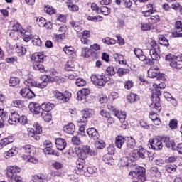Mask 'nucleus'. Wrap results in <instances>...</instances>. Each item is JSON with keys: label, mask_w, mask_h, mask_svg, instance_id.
Wrapping results in <instances>:
<instances>
[{"label": "nucleus", "mask_w": 182, "mask_h": 182, "mask_svg": "<svg viewBox=\"0 0 182 182\" xmlns=\"http://www.w3.org/2000/svg\"><path fill=\"white\" fill-rule=\"evenodd\" d=\"M166 84L161 82L159 85L154 84L152 85L151 92V102L149 107L154 111L160 112L161 110V105L160 104V96H161V92L160 89H164Z\"/></svg>", "instance_id": "nucleus-1"}, {"label": "nucleus", "mask_w": 182, "mask_h": 182, "mask_svg": "<svg viewBox=\"0 0 182 182\" xmlns=\"http://www.w3.org/2000/svg\"><path fill=\"white\" fill-rule=\"evenodd\" d=\"M50 80V76L43 75L41 77V81L37 82L32 78H28L24 81V85H26L27 87H38V89H45Z\"/></svg>", "instance_id": "nucleus-2"}, {"label": "nucleus", "mask_w": 182, "mask_h": 182, "mask_svg": "<svg viewBox=\"0 0 182 182\" xmlns=\"http://www.w3.org/2000/svg\"><path fill=\"white\" fill-rule=\"evenodd\" d=\"M151 49L149 50V55L151 58L150 60L152 63H145V65H154V60H160V45L157 41L153 40L151 41Z\"/></svg>", "instance_id": "nucleus-3"}, {"label": "nucleus", "mask_w": 182, "mask_h": 182, "mask_svg": "<svg viewBox=\"0 0 182 182\" xmlns=\"http://www.w3.org/2000/svg\"><path fill=\"white\" fill-rule=\"evenodd\" d=\"M91 82H92L95 86H105L107 82H110V77L102 74V75H92L90 77Z\"/></svg>", "instance_id": "nucleus-4"}, {"label": "nucleus", "mask_w": 182, "mask_h": 182, "mask_svg": "<svg viewBox=\"0 0 182 182\" xmlns=\"http://www.w3.org/2000/svg\"><path fill=\"white\" fill-rule=\"evenodd\" d=\"M108 154L103 156V161L105 162L108 166H113L114 164V161L113 160V156L112 154L114 153V147L109 146L107 148Z\"/></svg>", "instance_id": "nucleus-5"}, {"label": "nucleus", "mask_w": 182, "mask_h": 182, "mask_svg": "<svg viewBox=\"0 0 182 182\" xmlns=\"http://www.w3.org/2000/svg\"><path fill=\"white\" fill-rule=\"evenodd\" d=\"M146 153L147 151L143 149V146H139V149L133 150L131 154V157H133V159H135V160H139V159H146Z\"/></svg>", "instance_id": "nucleus-6"}, {"label": "nucleus", "mask_w": 182, "mask_h": 182, "mask_svg": "<svg viewBox=\"0 0 182 182\" xmlns=\"http://www.w3.org/2000/svg\"><path fill=\"white\" fill-rule=\"evenodd\" d=\"M53 95L55 98L58 100H62V102H69L72 94L68 91H65L64 93H62L58 90L54 91Z\"/></svg>", "instance_id": "nucleus-7"}, {"label": "nucleus", "mask_w": 182, "mask_h": 182, "mask_svg": "<svg viewBox=\"0 0 182 182\" xmlns=\"http://www.w3.org/2000/svg\"><path fill=\"white\" fill-rule=\"evenodd\" d=\"M18 173H21V168H19L17 166H10L7 167V171H6V177L8 180H10V178H14L15 176H18L16 174H18Z\"/></svg>", "instance_id": "nucleus-8"}, {"label": "nucleus", "mask_w": 182, "mask_h": 182, "mask_svg": "<svg viewBox=\"0 0 182 182\" xmlns=\"http://www.w3.org/2000/svg\"><path fill=\"white\" fill-rule=\"evenodd\" d=\"M114 114L122 123L120 127H122L123 129H126V127H127V122H126V112L123 111L115 110Z\"/></svg>", "instance_id": "nucleus-9"}, {"label": "nucleus", "mask_w": 182, "mask_h": 182, "mask_svg": "<svg viewBox=\"0 0 182 182\" xmlns=\"http://www.w3.org/2000/svg\"><path fill=\"white\" fill-rule=\"evenodd\" d=\"M149 149H152L153 150H161L163 149V141L161 139H159L157 138L150 139L149 141Z\"/></svg>", "instance_id": "nucleus-10"}, {"label": "nucleus", "mask_w": 182, "mask_h": 182, "mask_svg": "<svg viewBox=\"0 0 182 182\" xmlns=\"http://www.w3.org/2000/svg\"><path fill=\"white\" fill-rule=\"evenodd\" d=\"M134 54L139 59V60H141L144 62L145 64L146 63H153L150 58H147L144 53H143V50L140 48H135L134 49Z\"/></svg>", "instance_id": "nucleus-11"}, {"label": "nucleus", "mask_w": 182, "mask_h": 182, "mask_svg": "<svg viewBox=\"0 0 182 182\" xmlns=\"http://www.w3.org/2000/svg\"><path fill=\"white\" fill-rule=\"evenodd\" d=\"M83 116L79 121V123L85 124L87 122L88 117H92L95 114V111L92 109L87 108L82 111Z\"/></svg>", "instance_id": "nucleus-12"}, {"label": "nucleus", "mask_w": 182, "mask_h": 182, "mask_svg": "<svg viewBox=\"0 0 182 182\" xmlns=\"http://www.w3.org/2000/svg\"><path fill=\"white\" fill-rule=\"evenodd\" d=\"M31 87H25L21 90L20 94L26 99H33L35 97V92L30 89Z\"/></svg>", "instance_id": "nucleus-13"}, {"label": "nucleus", "mask_w": 182, "mask_h": 182, "mask_svg": "<svg viewBox=\"0 0 182 182\" xmlns=\"http://www.w3.org/2000/svg\"><path fill=\"white\" fill-rule=\"evenodd\" d=\"M170 66L173 69H182V54L178 55L174 60L170 63Z\"/></svg>", "instance_id": "nucleus-14"}, {"label": "nucleus", "mask_w": 182, "mask_h": 182, "mask_svg": "<svg viewBox=\"0 0 182 182\" xmlns=\"http://www.w3.org/2000/svg\"><path fill=\"white\" fill-rule=\"evenodd\" d=\"M45 59V54L43 53H35L31 55V60L33 65L36 63H42Z\"/></svg>", "instance_id": "nucleus-15"}, {"label": "nucleus", "mask_w": 182, "mask_h": 182, "mask_svg": "<svg viewBox=\"0 0 182 182\" xmlns=\"http://www.w3.org/2000/svg\"><path fill=\"white\" fill-rule=\"evenodd\" d=\"M28 109L33 114H39L42 113V107L38 103L31 102L28 105Z\"/></svg>", "instance_id": "nucleus-16"}, {"label": "nucleus", "mask_w": 182, "mask_h": 182, "mask_svg": "<svg viewBox=\"0 0 182 182\" xmlns=\"http://www.w3.org/2000/svg\"><path fill=\"white\" fill-rule=\"evenodd\" d=\"M161 141L164 143L166 147L168 149H171L172 150H176V142L170 139V137L164 136L161 138Z\"/></svg>", "instance_id": "nucleus-17"}, {"label": "nucleus", "mask_w": 182, "mask_h": 182, "mask_svg": "<svg viewBox=\"0 0 182 182\" xmlns=\"http://www.w3.org/2000/svg\"><path fill=\"white\" fill-rule=\"evenodd\" d=\"M90 95V90L87 88H82L77 92V100H85L86 96Z\"/></svg>", "instance_id": "nucleus-18"}, {"label": "nucleus", "mask_w": 182, "mask_h": 182, "mask_svg": "<svg viewBox=\"0 0 182 182\" xmlns=\"http://www.w3.org/2000/svg\"><path fill=\"white\" fill-rule=\"evenodd\" d=\"M21 152L24 153V154H27V156H29V154H35L36 149L35 146L32 145H24L21 146Z\"/></svg>", "instance_id": "nucleus-19"}, {"label": "nucleus", "mask_w": 182, "mask_h": 182, "mask_svg": "<svg viewBox=\"0 0 182 182\" xmlns=\"http://www.w3.org/2000/svg\"><path fill=\"white\" fill-rule=\"evenodd\" d=\"M87 133L90 137V139L92 140H97L99 139V132H97V129L95 127L88 128L87 129Z\"/></svg>", "instance_id": "nucleus-20"}, {"label": "nucleus", "mask_w": 182, "mask_h": 182, "mask_svg": "<svg viewBox=\"0 0 182 182\" xmlns=\"http://www.w3.org/2000/svg\"><path fill=\"white\" fill-rule=\"evenodd\" d=\"M14 143V136H9L0 140V150L2 149L5 146Z\"/></svg>", "instance_id": "nucleus-21"}, {"label": "nucleus", "mask_w": 182, "mask_h": 182, "mask_svg": "<svg viewBox=\"0 0 182 182\" xmlns=\"http://www.w3.org/2000/svg\"><path fill=\"white\" fill-rule=\"evenodd\" d=\"M66 140L62 138H58L55 139V146L58 150H65L66 149Z\"/></svg>", "instance_id": "nucleus-22"}, {"label": "nucleus", "mask_w": 182, "mask_h": 182, "mask_svg": "<svg viewBox=\"0 0 182 182\" xmlns=\"http://www.w3.org/2000/svg\"><path fill=\"white\" fill-rule=\"evenodd\" d=\"M160 75V71H159V68L157 67H151L148 70V76L149 77H151V79L154 77H157Z\"/></svg>", "instance_id": "nucleus-23"}, {"label": "nucleus", "mask_w": 182, "mask_h": 182, "mask_svg": "<svg viewBox=\"0 0 182 182\" xmlns=\"http://www.w3.org/2000/svg\"><path fill=\"white\" fill-rule=\"evenodd\" d=\"M19 120V115L18 112H14L11 114L9 119V124H16Z\"/></svg>", "instance_id": "nucleus-24"}, {"label": "nucleus", "mask_w": 182, "mask_h": 182, "mask_svg": "<svg viewBox=\"0 0 182 182\" xmlns=\"http://www.w3.org/2000/svg\"><path fill=\"white\" fill-rule=\"evenodd\" d=\"M16 154H18V148L12 147L10 150L4 154V157H5V159H9V157H14V156H16Z\"/></svg>", "instance_id": "nucleus-25"}, {"label": "nucleus", "mask_w": 182, "mask_h": 182, "mask_svg": "<svg viewBox=\"0 0 182 182\" xmlns=\"http://www.w3.org/2000/svg\"><path fill=\"white\" fill-rule=\"evenodd\" d=\"M124 136L122 135H118L115 137V146L118 149H122L123 144H124Z\"/></svg>", "instance_id": "nucleus-26"}, {"label": "nucleus", "mask_w": 182, "mask_h": 182, "mask_svg": "<svg viewBox=\"0 0 182 182\" xmlns=\"http://www.w3.org/2000/svg\"><path fill=\"white\" fill-rule=\"evenodd\" d=\"M63 131L68 134H73L75 133V124L69 123L63 127Z\"/></svg>", "instance_id": "nucleus-27"}, {"label": "nucleus", "mask_w": 182, "mask_h": 182, "mask_svg": "<svg viewBox=\"0 0 182 182\" xmlns=\"http://www.w3.org/2000/svg\"><path fill=\"white\" fill-rule=\"evenodd\" d=\"M55 108V105L50 102H46L43 103L41 105V109L42 112H50V110H53Z\"/></svg>", "instance_id": "nucleus-28"}, {"label": "nucleus", "mask_w": 182, "mask_h": 182, "mask_svg": "<svg viewBox=\"0 0 182 182\" xmlns=\"http://www.w3.org/2000/svg\"><path fill=\"white\" fill-rule=\"evenodd\" d=\"M16 52L18 56H25L26 55V48L23 45H18L16 48Z\"/></svg>", "instance_id": "nucleus-29"}, {"label": "nucleus", "mask_w": 182, "mask_h": 182, "mask_svg": "<svg viewBox=\"0 0 182 182\" xmlns=\"http://www.w3.org/2000/svg\"><path fill=\"white\" fill-rule=\"evenodd\" d=\"M23 159L26 161L28 163H32L33 164H38L39 163V160L35 156H29L28 155H23Z\"/></svg>", "instance_id": "nucleus-30"}, {"label": "nucleus", "mask_w": 182, "mask_h": 182, "mask_svg": "<svg viewBox=\"0 0 182 182\" xmlns=\"http://www.w3.org/2000/svg\"><path fill=\"white\" fill-rule=\"evenodd\" d=\"M20 82L21 80L19 79V77L16 76H11L9 80V83L11 86H16L19 85Z\"/></svg>", "instance_id": "nucleus-31"}, {"label": "nucleus", "mask_w": 182, "mask_h": 182, "mask_svg": "<svg viewBox=\"0 0 182 182\" xmlns=\"http://www.w3.org/2000/svg\"><path fill=\"white\" fill-rule=\"evenodd\" d=\"M151 176L156 177V178H160L161 177V172L159 171V168L156 166H153L150 169Z\"/></svg>", "instance_id": "nucleus-32"}, {"label": "nucleus", "mask_w": 182, "mask_h": 182, "mask_svg": "<svg viewBox=\"0 0 182 182\" xmlns=\"http://www.w3.org/2000/svg\"><path fill=\"white\" fill-rule=\"evenodd\" d=\"M76 153L79 160H85L87 157L85 152L80 147L77 149V150L76 151Z\"/></svg>", "instance_id": "nucleus-33"}, {"label": "nucleus", "mask_w": 182, "mask_h": 182, "mask_svg": "<svg viewBox=\"0 0 182 182\" xmlns=\"http://www.w3.org/2000/svg\"><path fill=\"white\" fill-rule=\"evenodd\" d=\"M127 99L129 102V103H134V102H137L139 98L137 94L130 93L127 95Z\"/></svg>", "instance_id": "nucleus-34"}, {"label": "nucleus", "mask_w": 182, "mask_h": 182, "mask_svg": "<svg viewBox=\"0 0 182 182\" xmlns=\"http://www.w3.org/2000/svg\"><path fill=\"white\" fill-rule=\"evenodd\" d=\"M41 117L43 119L44 122H47V123H49V122L52 120V114L48 112H42Z\"/></svg>", "instance_id": "nucleus-35"}, {"label": "nucleus", "mask_w": 182, "mask_h": 182, "mask_svg": "<svg viewBox=\"0 0 182 182\" xmlns=\"http://www.w3.org/2000/svg\"><path fill=\"white\" fill-rule=\"evenodd\" d=\"M144 173H146V169L141 168L138 173V178H136L137 180H139V181L141 182L146 181V175H144Z\"/></svg>", "instance_id": "nucleus-36"}, {"label": "nucleus", "mask_w": 182, "mask_h": 182, "mask_svg": "<svg viewBox=\"0 0 182 182\" xmlns=\"http://www.w3.org/2000/svg\"><path fill=\"white\" fill-rule=\"evenodd\" d=\"M65 70L67 72L75 70V63L72 60H68L65 65Z\"/></svg>", "instance_id": "nucleus-37"}, {"label": "nucleus", "mask_w": 182, "mask_h": 182, "mask_svg": "<svg viewBox=\"0 0 182 182\" xmlns=\"http://www.w3.org/2000/svg\"><path fill=\"white\" fill-rule=\"evenodd\" d=\"M28 132H29L28 136H30V137H33V139H34L35 140H39L41 139V136H39V134L36 133L35 129H28Z\"/></svg>", "instance_id": "nucleus-38"}, {"label": "nucleus", "mask_w": 182, "mask_h": 182, "mask_svg": "<svg viewBox=\"0 0 182 182\" xmlns=\"http://www.w3.org/2000/svg\"><path fill=\"white\" fill-rule=\"evenodd\" d=\"M148 22L150 25L157 23V22H160V16H159V15L151 16L150 18H148Z\"/></svg>", "instance_id": "nucleus-39"}, {"label": "nucleus", "mask_w": 182, "mask_h": 182, "mask_svg": "<svg viewBox=\"0 0 182 182\" xmlns=\"http://www.w3.org/2000/svg\"><path fill=\"white\" fill-rule=\"evenodd\" d=\"M116 62L119 63V65H126L127 61L124 59V57L122 55H116L114 56Z\"/></svg>", "instance_id": "nucleus-40"}, {"label": "nucleus", "mask_w": 182, "mask_h": 182, "mask_svg": "<svg viewBox=\"0 0 182 182\" xmlns=\"http://www.w3.org/2000/svg\"><path fill=\"white\" fill-rule=\"evenodd\" d=\"M127 146L128 149H134L136 147V140L132 137H129L127 141Z\"/></svg>", "instance_id": "nucleus-41"}, {"label": "nucleus", "mask_w": 182, "mask_h": 182, "mask_svg": "<svg viewBox=\"0 0 182 182\" xmlns=\"http://www.w3.org/2000/svg\"><path fill=\"white\" fill-rule=\"evenodd\" d=\"M81 149L85 152L86 154H90V156H95L96 152L90 149V146L87 145H84Z\"/></svg>", "instance_id": "nucleus-42"}, {"label": "nucleus", "mask_w": 182, "mask_h": 182, "mask_svg": "<svg viewBox=\"0 0 182 182\" xmlns=\"http://www.w3.org/2000/svg\"><path fill=\"white\" fill-rule=\"evenodd\" d=\"M103 75H106L107 76H114L116 75V71H114V68L113 66H109L105 70V73Z\"/></svg>", "instance_id": "nucleus-43"}, {"label": "nucleus", "mask_w": 182, "mask_h": 182, "mask_svg": "<svg viewBox=\"0 0 182 182\" xmlns=\"http://www.w3.org/2000/svg\"><path fill=\"white\" fill-rule=\"evenodd\" d=\"M21 34L22 35V39L24 40L25 42H29V41H31V35H29V32L22 30L21 31Z\"/></svg>", "instance_id": "nucleus-44"}, {"label": "nucleus", "mask_w": 182, "mask_h": 182, "mask_svg": "<svg viewBox=\"0 0 182 182\" xmlns=\"http://www.w3.org/2000/svg\"><path fill=\"white\" fill-rule=\"evenodd\" d=\"M165 168L166 170V171L168 173H176V170H177V166L176 165H171V164H167L166 166H165Z\"/></svg>", "instance_id": "nucleus-45"}, {"label": "nucleus", "mask_w": 182, "mask_h": 182, "mask_svg": "<svg viewBox=\"0 0 182 182\" xmlns=\"http://www.w3.org/2000/svg\"><path fill=\"white\" fill-rule=\"evenodd\" d=\"M95 146L96 149H102L106 147V144H105V141L103 140L99 139L95 141Z\"/></svg>", "instance_id": "nucleus-46"}, {"label": "nucleus", "mask_w": 182, "mask_h": 182, "mask_svg": "<svg viewBox=\"0 0 182 182\" xmlns=\"http://www.w3.org/2000/svg\"><path fill=\"white\" fill-rule=\"evenodd\" d=\"M45 154H52L53 156H59V154L52 149V147L45 148L43 149Z\"/></svg>", "instance_id": "nucleus-47"}, {"label": "nucleus", "mask_w": 182, "mask_h": 182, "mask_svg": "<svg viewBox=\"0 0 182 182\" xmlns=\"http://www.w3.org/2000/svg\"><path fill=\"white\" fill-rule=\"evenodd\" d=\"M6 63H10L11 65H14L15 63H18V57L13 56V57H8L5 59Z\"/></svg>", "instance_id": "nucleus-48"}, {"label": "nucleus", "mask_w": 182, "mask_h": 182, "mask_svg": "<svg viewBox=\"0 0 182 182\" xmlns=\"http://www.w3.org/2000/svg\"><path fill=\"white\" fill-rule=\"evenodd\" d=\"M33 68L35 70H38L39 72H45V67L42 65V63H36L33 64Z\"/></svg>", "instance_id": "nucleus-49"}, {"label": "nucleus", "mask_w": 182, "mask_h": 182, "mask_svg": "<svg viewBox=\"0 0 182 182\" xmlns=\"http://www.w3.org/2000/svg\"><path fill=\"white\" fill-rule=\"evenodd\" d=\"M146 11L148 12H151V14H155V12H157V10L156 9V6L153 4H148L146 5Z\"/></svg>", "instance_id": "nucleus-50"}, {"label": "nucleus", "mask_w": 182, "mask_h": 182, "mask_svg": "<svg viewBox=\"0 0 182 182\" xmlns=\"http://www.w3.org/2000/svg\"><path fill=\"white\" fill-rule=\"evenodd\" d=\"M63 50L66 55H70L75 53V49L72 46H65Z\"/></svg>", "instance_id": "nucleus-51"}, {"label": "nucleus", "mask_w": 182, "mask_h": 182, "mask_svg": "<svg viewBox=\"0 0 182 182\" xmlns=\"http://www.w3.org/2000/svg\"><path fill=\"white\" fill-rule=\"evenodd\" d=\"M76 164L77 170L79 171H83V168H85V160L78 159Z\"/></svg>", "instance_id": "nucleus-52"}, {"label": "nucleus", "mask_w": 182, "mask_h": 182, "mask_svg": "<svg viewBox=\"0 0 182 182\" xmlns=\"http://www.w3.org/2000/svg\"><path fill=\"white\" fill-rule=\"evenodd\" d=\"M67 6L69 11H71V12H77V11H79V6H77L76 4L69 3L67 4Z\"/></svg>", "instance_id": "nucleus-53"}, {"label": "nucleus", "mask_w": 182, "mask_h": 182, "mask_svg": "<svg viewBox=\"0 0 182 182\" xmlns=\"http://www.w3.org/2000/svg\"><path fill=\"white\" fill-rule=\"evenodd\" d=\"M102 42L106 45H116V40L107 37L102 39Z\"/></svg>", "instance_id": "nucleus-54"}, {"label": "nucleus", "mask_w": 182, "mask_h": 182, "mask_svg": "<svg viewBox=\"0 0 182 182\" xmlns=\"http://www.w3.org/2000/svg\"><path fill=\"white\" fill-rule=\"evenodd\" d=\"M32 42L34 46H41V45H42V41H41V38L38 36H34L33 37Z\"/></svg>", "instance_id": "nucleus-55"}, {"label": "nucleus", "mask_w": 182, "mask_h": 182, "mask_svg": "<svg viewBox=\"0 0 182 182\" xmlns=\"http://www.w3.org/2000/svg\"><path fill=\"white\" fill-rule=\"evenodd\" d=\"M101 12L103 15L107 16L112 12V9L107 6H102L100 9V14H101Z\"/></svg>", "instance_id": "nucleus-56"}, {"label": "nucleus", "mask_w": 182, "mask_h": 182, "mask_svg": "<svg viewBox=\"0 0 182 182\" xmlns=\"http://www.w3.org/2000/svg\"><path fill=\"white\" fill-rule=\"evenodd\" d=\"M130 72V70L126 69V68H119L117 70V75L122 77V76H124V75H127Z\"/></svg>", "instance_id": "nucleus-57"}, {"label": "nucleus", "mask_w": 182, "mask_h": 182, "mask_svg": "<svg viewBox=\"0 0 182 182\" xmlns=\"http://www.w3.org/2000/svg\"><path fill=\"white\" fill-rule=\"evenodd\" d=\"M75 84L77 86H78V87H83V86H85L87 82L86 80H85L83 78H77L76 80Z\"/></svg>", "instance_id": "nucleus-58"}, {"label": "nucleus", "mask_w": 182, "mask_h": 182, "mask_svg": "<svg viewBox=\"0 0 182 182\" xmlns=\"http://www.w3.org/2000/svg\"><path fill=\"white\" fill-rule=\"evenodd\" d=\"M45 12L48 14V15H53L56 12V10L50 6H47L44 9Z\"/></svg>", "instance_id": "nucleus-59"}, {"label": "nucleus", "mask_w": 182, "mask_h": 182, "mask_svg": "<svg viewBox=\"0 0 182 182\" xmlns=\"http://www.w3.org/2000/svg\"><path fill=\"white\" fill-rule=\"evenodd\" d=\"M14 107H18V109H22L23 107V101L21 100H16L13 102Z\"/></svg>", "instance_id": "nucleus-60"}, {"label": "nucleus", "mask_w": 182, "mask_h": 182, "mask_svg": "<svg viewBox=\"0 0 182 182\" xmlns=\"http://www.w3.org/2000/svg\"><path fill=\"white\" fill-rule=\"evenodd\" d=\"M12 30L14 31V32H20L22 31V27H21V24L19 23H14L13 26H12Z\"/></svg>", "instance_id": "nucleus-61"}, {"label": "nucleus", "mask_w": 182, "mask_h": 182, "mask_svg": "<svg viewBox=\"0 0 182 182\" xmlns=\"http://www.w3.org/2000/svg\"><path fill=\"white\" fill-rule=\"evenodd\" d=\"M141 169H136V171H132L129 172V177L131 178H137L139 176V173H140Z\"/></svg>", "instance_id": "nucleus-62"}, {"label": "nucleus", "mask_w": 182, "mask_h": 182, "mask_svg": "<svg viewBox=\"0 0 182 182\" xmlns=\"http://www.w3.org/2000/svg\"><path fill=\"white\" fill-rule=\"evenodd\" d=\"M177 119H172L169 122V127L171 129H177Z\"/></svg>", "instance_id": "nucleus-63"}, {"label": "nucleus", "mask_w": 182, "mask_h": 182, "mask_svg": "<svg viewBox=\"0 0 182 182\" xmlns=\"http://www.w3.org/2000/svg\"><path fill=\"white\" fill-rule=\"evenodd\" d=\"M32 181L33 182H43V178H42V176L35 175L32 177Z\"/></svg>", "instance_id": "nucleus-64"}]
</instances>
